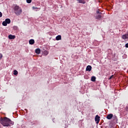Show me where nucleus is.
<instances>
[{"mask_svg": "<svg viewBox=\"0 0 128 128\" xmlns=\"http://www.w3.org/2000/svg\"><path fill=\"white\" fill-rule=\"evenodd\" d=\"M0 124H1L4 126H10V124L12 126L14 124V122L10 119L4 117V118H0Z\"/></svg>", "mask_w": 128, "mask_h": 128, "instance_id": "1", "label": "nucleus"}, {"mask_svg": "<svg viewBox=\"0 0 128 128\" xmlns=\"http://www.w3.org/2000/svg\"><path fill=\"white\" fill-rule=\"evenodd\" d=\"M14 12L16 16H20L22 12V10L18 6L15 5L14 7Z\"/></svg>", "mask_w": 128, "mask_h": 128, "instance_id": "2", "label": "nucleus"}, {"mask_svg": "<svg viewBox=\"0 0 128 128\" xmlns=\"http://www.w3.org/2000/svg\"><path fill=\"white\" fill-rule=\"evenodd\" d=\"M100 117L98 116V115H96L95 117V121L96 122V124H98L100 122Z\"/></svg>", "mask_w": 128, "mask_h": 128, "instance_id": "3", "label": "nucleus"}, {"mask_svg": "<svg viewBox=\"0 0 128 128\" xmlns=\"http://www.w3.org/2000/svg\"><path fill=\"white\" fill-rule=\"evenodd\" d=\"M96 14H98V16H104L102 14V12H100V10H99L96 12Z\"/></svg>", "mask_w": 128, "mask_h": 128, "instance_id": "4", "label": "nucleus"}, {"mask_svg": "<svg viewBox=\"0 0 128 128\" xmlns=\"http://www.w3.org/2000/svg\"><path fill=\"white\" fill-rule=\"evenodd\" d=\"M112 116H114V115L112 114H109L106 116L107 120H112Z\"/></svg>", "mask_w": 128, "mask_h": 128, "instance_id": "5", "label": "nucleus"}, {"mask_svg": "<svg viewBox=\"0 0 128 128\" xmlns=\"http://www.w3.org/2000/svg\"><path fill=\"white\" fill-rule=\"evenodd\" d=\"M8 38L10 40H14L16 38V36L10 34L8 36Z\"/></svg>", "mask_w": 128, "mask_h": 128, "instance_id": "6", "label": "nucleus"}, {"mask_svg": "<svg viewBox=\"0 0 128 128\" xmlns=\"http://www.w3.org/2000/svg\"><path fill=\"white\" fill-rule=\"evenodd\" d=\"M92 70V66H88L86 68V72H90Z\"/></svg>", "mask_w": 128, "mask_h": 128, "instance_id": "7", "label": "nucleus"}, {"mask_svg": "<svg viewBox=\"0 0 128 128\" xmlns=\"http://www.w3.org/2000/svg\"><path fill=\"white\" fill-rule=\"evenodd\" d=\"M122 38L123 40H126V38H128V33L123 35L122 36Z\"/></svg>", "mask_w": 128, "mask_h": 128, "instance_id": "8", "label": "nucleus"}, {"mask_svg": "<svg viewBox=\"0 0 128 128\" xmlns=\"http://www.w3.org/2000/svg\"><path fill=\"white\" fill-rule=\"evenodd\" d=\"M35 52H36V54H40V49L36 48L35 50Z\"/></svg>", "mask_w": 128, "mask_h": 128, "instance_id": "9", "label": "nucleus"}, {"mask_svg": "<svg viewBox=\"0 0 128 128\" xmlns=\"http://www.w3.org/2000/svg\"><path fill=\"white\" fill-rule=\"evenodd\" d=\"M30 44H34V40L31 39L29 40Z\"/></svg>", "mask_w": 128, "mask_h": 128, "instance_id": "10", "label": "nucleus"}, {"mask_svg": "<svg viewBox=\"0 0 128 128\" xmlns=\"http://www.w3.org/2000/svg\"><path fill=\"white\" fill-rule=\"evenodd\" d=\"M78 2L79 4H86V1L84 0H76Z\"/></svg>", "mask_w": 128, "mask_h": 128, "instance_id": "11", "label": "nucleus"}, {"mask_svg": "<svg viewBox=\"0 0 128 128\" xmlns=\"http://www.w3.org/2000/svg\"><path fill=\"white\" fill-rule=\"evenodd\" d=\"M62 40V36L60 35H58L56 37V40Z\"/></svg>", "mask_w": 128, "mask_h": 128, "instance_id": "12", "label": "nucleus"}, {"mask_svg": "<svg viewBox=\"0 0 128 128\" xmlns=\"http://www.w3.org/2000/svg\"><path fill=\"white\" fill-rule=\"evenodd\" d=\"M5 22L7 23V24H10V18H6L5 20Z\"/></svg>", "mask_w": 128, "mask_h": 128, "instance_id": "13", "label": "nucleus"}, {"mask_svg": "<svg viewBox=\"0 0 128 128\" xmlns=\"http://www.w3.org/2000/svg\"><path fill=\"white\" fill-rule=\"evenodd\" d=\"M2 24L4 26H8V23L6 21H4L2 23Z\"/></svg>", "mask_w": 128, "mask_h": 128, "instance_id": "14", "label": "nucleus"}, {"mask_svg": "<svg viewBox=\"0 0 128 128\" xmlns=\"http://www.w3.org/2000/svg\"><path fill=\"white\" fill-rule=\"evenodd\" d=\"M43 54H44V56H48V51L44 50L43 52Z\"/></svg>", "mask_w": 128, "mask_h": 128, "instance_id": "15", "label": "nucleus"}, {"mask_svg": "<svg viewBox=\"0 0 128 128\" xmlns=\"http://www.w3.org/2000/svg\"><path fill=\"white\" fill-rule=\"evenodd\" d=\"M96 76H92L91 78L92 82H96Z\"/></svg>", "mask_w": 128, "mask_h": 128, "instance_id": "16", "label": "nucleus"}, {"mask_svg": "<svg viewBox=\"0 0 128 128\" xmlns=\"http://www.w3.org/2000/svg\"><path fill=\"white\" fill-rule=\"evenodd\" d=\"M18 74V70H14V76H16Z\"/></svg>", "mask_w": 128, "mask_h": 128, "instance_id": "17", "label": "nucleus"}, {"mask_svg": "<svg viewBox=\"0 0 128 128\" xmlns=\"http://www.w3.org/2000/svg\"><path fill=\"white\" fill-rule=\"evenodd\" d=\"M26 2H28V4H30L32 0H26Z\"/></svg>", "mask_w": 128, "mask_h": 128, "instance_id": "18", "label": "nucleus"}, {"mask_svg": "<svg viewBox=\"0 0 128 128\" xmlns=\"http://www.w3.org/2000/svg\"><path fill=\"white\" fill-rule=\"evenodd\" d=\"M2 54H0V60H2Z\"/></svg>", "mask_w": 128, "mask_h": 128, "instance_id": "19", "label": "nucleus"}, {"mask_svg": "<svg viewBox=\"0 0 128 128\" xmlns=\"http://www.w3.org/2000/svg\"><path fill=\"white\" fill-rule=\"evenodd\" d=\"M114 78V75H112V76H111L109 78L108 80H112V78Z\"/></svg>", "mask_w": 128, "mask_h": 128, "instance_id": "20", "label": "nucleus"}, {"mask_svg": "<svg viewBox=\"0 0 128 128\" xmlns=\"http://www.w3.org/2000/svg\"><path fill=\"white\" fill-rule=\"evenodd\" d=\"M125 46L126 48H128V43L126 44Z\"/></svg>", "mask_w": 128, "mask_h": 128, "instance_id": "21", "label": "nucleus"}, {"mask_svg": "<svg viewBox=\"0 0 128 128\" xmlns=\"http://www.w3.org/2000/svg\"><path fill=\"white\" fill-rule=\"evenodd\" d=\"M0 16H2V13L0 12Z\"/></svg>", "mask_w": 128, "mask_h": 128, "instance_id": "22", "label": "nucleus"}, {"mask_svg": "<svg viewBox=\"0 0 128 128\" xmlns=\"http://www.w3.org/2000/svg\"><path fill=\"white\" fill-rule=\"evenodd\" d=\"M126 112H128V106L126 107Z\"/></svg>", "mask_w": 128, "mask_h": 128, "instance_id": "23", "label": "nucleus"}, {"mask_svg": "<svg viewBox=\"0 0 128 128\" xmlns=\"http://www.w3.org/2000/svg\"><path fill=\"white\" fill-rule=\"evenodd\" d=\"M96 19H98V18H100V17H96Z\"/></svg>", "mask_w": 128, "mask_h": 128, "instance_id": "24", "label": "nucleus"}, {"mask_svg": "<svg viewBox=\"0 0 128 128\" xmlns=\"http://www.w3.org/2000/svg\"><path fill=\"white\" fill-rule=\"evenodd\" d=\"M25 110H26H26H27V109H25Z\"/></svg>", "mask_w": 128, "mask_h": 128, "instance_id": "25", "label": "nucleus"}, {"mask_svg": "<svg viewBox=\"0 0 128 128\" xmlns=\"http://www.w3.org/2000/svg\"><path fill=\"white\" fill-rule=\"evenodd\" d=\"M32 8H34V6Z\"/></svg>", "mask_w": 128, "mask_h": 128, "instance_id": "26", "label": "nucleus"}]
</instances>
